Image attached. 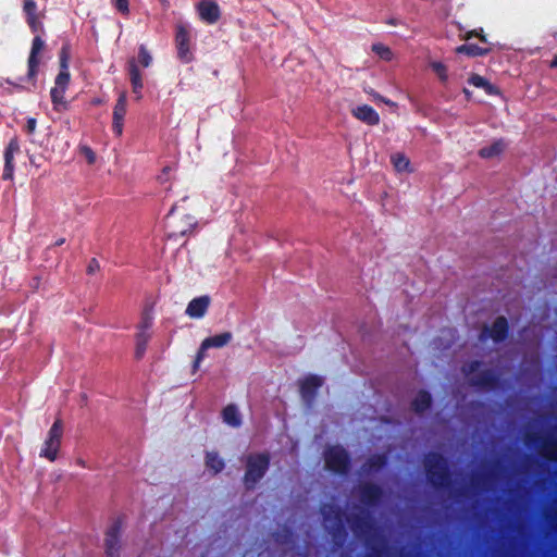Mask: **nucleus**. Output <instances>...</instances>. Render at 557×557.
Masks as SVG:
<instances>
[{
    "label": "nucleus",
    "mask_w": 557,
    "mask_h": 557,
    "mask_svg": "<svg viewBox=\"0 0 557 557\" xmlns=\"http://www.w3.org/2000/svg\"><path fill=\"white\" fill-rule=\"evenodd\" d=\"M190 33L186 25L180 23L175 27V46L177 50V58L181 62L188 64L194 60V54L190 49Z\"/></svg>",
    "instance_id": "9"
},
{
    "label": "nucleus",
    "mask_w": 557,
    "mask_h": 557,
    "mask_svg": "<svg viewBox=\"0 0 557 557\" xmlns=\"http://www.w3.org/2000/svg\"><path fill=\"white\" fill-rule=\"evenodd\" d=\"M123 518H115L104 532L106 557H120Z\"/></svg>",
    "instance_id": "8"
},
{
    "label": "nucleus",
    "mask_w": 557,
    "mask_h": 557,
    "mask_svg": "<svg viewBox=\"0 0 557 557\" xmlns=\"http://www.w3.org/2000/svg\"><path fill=\"white\" fill-rule=\"evenodd\" d=\"M171 172V168L170 166H164L163 170H162V174L158 177V180L161 182V183H164L168 177L166 175Z\"/></svg>",
    "instance_id": "47"
},
{
    "label": "nucleus",
    "mask_w": 557,
    "mask_h": 557,
    "mask_svg": "<svg viewBox=\"0 0 557 557\" xmlns=\"http://www.w3.org/2000/svg\"><path fill=\"white\" fill-rule=\"evenodd\" d=\"M210 305V298L208 296H200L190 300L186 308V314L194 319L202 318Z\"/></svg>",
    "instance_id": "20"
},
{
    "label": "nucleus",
    "mask_w": 557,
    "mask_h": 557,
    "mask_svg": "<svg viewBox=\"0 0 557 557\" xmlns=\"http://www.w3.org/2000/svg\"><path fill=\"white\" fill-rule=\"evenodd\" d=\"M152 326V317L145 312L143 315H141V320H140V323L138 325V331H145V332H148V330Z\"/></svg>",
    "instance_id": "39"
},
{
    "label": "nucleus",
    "mask_w": 557,
    "mask_h": 557,
    "mask_svg": "<svg viewBox=\"0 0 557 557\" xmlns=\"http://www.w3.org/2000/svg\"><path fill=\"white\" fill-rule=\"evenodd\" d=\"M431 406H432V396L425 389L419 391L418 394L416 395V397L411 401V409L416 413H419V414L429 410L431 408Z\"/></svg>",
    "instance_id": "23"
},
{
    "label": "nucleus",
    "mask_w": 557,
    "mask_h": 557,
    "mask_svg": "<svg viewBox=\"0 0 557 557\" xmlns=\"http://www.w3.org/2000/svg\"><path fill=\"white\" fill-rule=\"evenodd\" d=\"M509 323L506 317H497L491 326H484L480 333V339L491 338L494 343H503L509 335Z\"/></svg>",
    "instance_id": "10"
},
{
    "label": "nucleus",
    "mask_w": 557,
    "mask_h": 557,
    "mask_svg": "<svg viewBox=\"0 0 557 557\" xmlns=\"http://www.w3.org/2000/svg\"><path fill=\"white\" fill-rule=\"evenodd\" d=\"M77 463H78L79 466H82V467H85V461H84V460H82V459H78V460H77Z\"/></svg>",
    "instance_id": "53"
},
{
    "label": "nucleus",
    "mask_w": 557,
    "mask_h": 557,
    "mask_svg": "<svg viewBox=\"0 0 557 557\" xmlns=\"http://www.w3.org/2000/svg\"><path fill=\"white\" fill-rule=\"evenodd\" d=\"M491 47H481L475 44H463L455 49L457 54H466L472 58L486 55L491 52Z\"/></svg>",
    "instance_id": "24"
},
{
    "label": "nucleus",
    "mask_w": 557,
    "mask_h": 557,
    "mask_svg": "<svg viewBox=\"0 0 557 557\" xmlns=\"http://www.w3.org/2000/svg\"><path fill=\"white\" fill-rule=\"evenodd\" d=\"M151 335L149 332H145V331H138L136 333V349H135V358L137 360H140L145 352H146V349H147V346H148V343H149V339H150Z\"/></svg>",
    "instance_id": "28"
},
{
    "label": "nucleus",
    "mask_w": 557,
    "mask_h": 557,
    "mask_svg": "<svg viewBox=\"0 0 557 557\" xmlns=\"http://www.w3.org/2000/svg\"><path fill=\"white\" fill-rule=\"evenodd\" d=\"M206 467L212 470L213 474H218L224 469L225 462L216 451H208L206 454Z\"/></svg>",
    "instance_id": "29"
},
{
    "label": "nucleus",
    "mask_w": 557,
    "mask_h": 557,
    "mask_svg": "<svg viewBox=\"0 0 557 557\" xmlns=\"http://www.w3.org/2000/svg\"><path fill=\"white\" fill-rule=\"evenodd\" d=\"M463 94L466 95V97H467L468 99H470V97H471V91H470L469 89L463 88Z\"/></svg>",
    "instance_id": "50"
},
{
    "label": "nucleus",
    "mask_w": 557,
    "mask_h": 557,
    "mask_svg": "<svg viewBox=\"0 0 557 557\" xmlns=\"http://www.w3.org/2000/svg\"><path fill=\"white\" fill-rule=\"evenodd\" d=\"M70 78H71V75H70L69 69H60V72L57 75L55 81H54V86L67 89Z\"/></svg>",
    "instance_id": "32"
},
{
    "label": "nucleus",
    "mask_w": 557,
    "mask_h": 557,
    "mask_svg": "<svg viewBox=\"0 0 557 557\" xmlns=\"http://www.w3.org/2000/svg\"><path fill=\"white\" fill-rule=\"evenodd\" d=\"M524 443L529 447H536L545 461L557 463V436L554 434L542 435L537 432H528L524 435Z\"/></svg>",
    "instance_id": "4"
},
{
    "label": "nucleus",
    "mask_w": 557,
    "mask_h": 557,
    "mask_svg": "<svg viewBox=\"0 0 557 557\" xmlns=\"http://www.w3.org/2000/svg\"><path fill=\"white\" fill-rule=\"evenodd\" d=\"M388 458L385 454L371 455L361 466V470L367 473H376L386 467Z\"/></svg>",
    "instance_id": "21"
},
{
    "label": "nucleus",
    "mask_w": 557,
    "mask_h": 557,
    "mask_svg": "<svg viewBox=\"0 0 557 557\" xmlns=\"http://www.w3.org/2000/svg\"><path fill=\"white\" fill-rule=\"evenodd\" d=\"M100 269V264L96 258H92L87 265V273L94 274Z\"/></svg>",
    "instance_id": "44"
},
{
    "label": "nucleus",
    "mask_w": 557,
    "mask_h": 557,
    "mask_svg": "<svg viewBox=\"0 0 557 557\" xmlns=\"http://www.w3.org/2000/svg\"><path fill=\"white\" fill-rule=\"evenodd\" d=\"M549 66H550L552 69L557 67V57H555V58L550 61Z\"/></svg>",
    "instance_id": "49"
},
{
    "label": "nucleus",
    "mask_w": 557,
    "mask_h": 557,
    "mask_svg": "<svg viewBox=\"0 0 557 557\" xmlns=\"http://www.w3.org/2000/svg\"><path fill=\"white\" fill-rule=\"evenodd\" d=\"M468 83L476 88L483 89V87L486 86L487 79L479 74H472L469 77Z\"/></svg>",
    "instance_id": "38"
},
{
    "label": "nucleus",
    "mask_w": 557,
    "mask_h": 557,
    "mask_svg": "<svg viewBox=\"0 0 557 557\" xmlns=\"http://www.w3.org/2000/svg\"><path fill=\"white\" fill-rule=\"evenodd\" d=\"M323 380L315 374H309L300 381V396L309 406L314 401L319 388L322 386Z\"/></svg>",
    "instance_id": "13"
},
{
    "label": "nucleus",
    "mask_w": 557,
    "mask_h": 557,
    "mask_svg": "<svg viewBox=\"0 0 557 557\" xmlns=\"http://www.w3.org/2000/svg\"><path fill=\"white\" fill-rule=\"evenodd\" d=\"M222 418L223 421L233 426L238 428L242 424L240 414L238 412V409L235 405L230 404L222 410Z\"/></svg>",
    "instance_id": "26"
},
{
    "label": "nucleus",
    "mask_w": 557,
    "mask_h": 557,
    "mask_svg": "<svg viewBox=\"0 0 557 557\" xmlns=\"http://www.w3.org/2000/svg\"><path fill=\"white\" fill-rule=\"evenodd\" d=\"M387 23H388L389 25H393V26L397 25V21H396L395 18H391V20H388V22H387Z\"/></svg>",
    "instance_id": "51"
},
{
    "label": "nucleus",
    "mask_w": 557,
    "mask_h": 557,
    "mask_svg": "<svg viewBox=\"0 0 557 557\" xmlns=\"http://www.w3.org/2000/svg\"><path fill=\"white\" fill-rule=\"evenodd\" d=\"M424 471L430 485L436 491L447 490L451 483V472L446 458L435 451L424 457Z\"/></svg>",
    "instance_id": "1"
},
{
    "label": "nucleus",
    "mask_w": 557,
    "mask_h": 557,
    "mask_svg": "<svg viewBox=\"0 0 557 557\" xmlns=\"http://www.w3.org/2000/svg\"><path fill=\"white\" fill-rule=\"evenodd\" d=\"M37 9V3L34 0H25L23 3V12L25 13L26 20L39 16Z\"/></svg>",
    "instance_id": "35"
},
{
    "label": "nucleus",
    "mask_w": 557,
    "mask_h": 557,
    "mask_svg": "<svg viewBox=\"0 0 557 557\" xmlns=\"http://www.w3.org/2000/svg\"><path fill=\"white\" fill-rule=\"evenodd\" d=\"M60 60V69H69V60H70V47L69 45L62 46L59 52Z\"/></svg>",
    "instance_id": "36"
},
{
    "label": "nucleus",
    "mask_w": 557,
    "mask_h": 557,
    "mask_svg": "<svg viewBox=\"0 0 557 557\" xmlns=\"http://www.w3.org/2000/svg\"><path fill=\"white\" fill-rule=\"evenodd\" d=\"M391 160H392L394 168L399 172L408 170V168L410 165L409 159L405 154H401V153L393 154Z\"/></svg>",
    "instance_id": "30"
},
{
    "label": "nucleus",
    "mask_w": 557,
    "mask_h": 557,
    "mask_svg": "<svg viewBox=\"0 0 557 557\" xmlns=\"http://www.w3.org/2000/svg\"><path fill=\"white\" fill-rule=\"evenodd\" d=\"M128 75L132 84L133 92L136 94V99H141V89H143V77L141 73L138 69V65L134 59L128 61Z\"/></svg>",
    "instance_id": "22"
},
{
    "label": "nucleus",
    "mask_w": 557,
    "mask_h": 557,
    "mask_svg": "<svg viewBox=\"0 0 557 557\" xmlns=\"http://www.w3.org/2000/svg\"><path fill=\"white\" fill-rule=\"evenodd\" d=\"M112 5L123 15L129 14V2L128 0H112Z\"/></svg>",
    "instance_id": "37"
},
{
    "label": "nucleus",
    "mask_w": 557,
    "mask_h": 557,
    "mask_svg": "<svg viewBox=\"0 0 557 557\" xmlns=\"http://www.w3.org/2000/svg\"><path fill=\"white\" fill-rule=\"evenodd\" d=\"M367 92L373 98L374 101H381V102H384L387 106H396V103L394 101L384 98L383 96H381L380 94H377L373 89H371L370 91H367Z\"/></svg>",
    "instance_id": "42"
},
{
    "label": "nucleus",
    "mask_w": 557,
    "mask_h": 557,
    "mask_svg": "<svg viewBox=\"0 0 557 557\" xmlns=\"http://www.w3.org/2000/svg\"><path fill=\"white\" fill-rule=\"evenodd\" d=\"M20 152V143L16 137L12 138L4 149V168L2 178L11 181L14 176V156Z\"/></svg>",
    "instance_id": "15"
},
{
    "label": "nucleus",
    "mask_w": 557,
    "mask_h": 557,
    "mask_svg": "<svg viewBox=\"0 0 557 557\" xmlns=\"http://www.w3.org/2000/svg\"><path fill=\"white\" fill-rule=\"evenodd\" d=\"M188 200V197H184L181 199V202H186Z\"/></svg>",
    "instance_id": "55"
},
{
    "label": "nucleus",
    "mask_w": 557,
    "mask_h": 557,
    "mask_svg": "<svg viewBox=\"0 0 557 557\" xmlns=\"http://www.w3.org/2000/svg\"><path fill=\"white\" fill-rule=\"evenodd\" d=\"M64 243H65V238H59V239L53 244V246H55V247H57V246H61V245H63Z\"/></svg>",
    "instance_id": "48"
},
{
    "label": "nucleus",
    "mask_w": 557,
    "mask_h": 557,
    "mask_svg": "<svg viewBox=\"0 0 557 557\" xmlns=\"http://www.w3.org/2000/svg\"><path fill=\"white\" fill-rule=\"evenodd\" d=\"M160 1H161L162 5H163L164 8H168V7L170 5V3H169V1H168V0H160Z\"/></svg>",
    "instance_id": "52"
},
{
    "label": "nucleus",
    "mask_w": 557,
    "mask_h": 557,
    "mask_svg": "<svg viewBox=\"0 0 557 557\" xmlns=\"http://www.w3.org/2000/svg\"><path fill=\"white\" fill-rule=\"evenodd\" d=\"M430 66L443 84L447 83V81H448L447 67L444 63L435 61V62H432L430 64Z\"/></svg>",
    "instance_id": "31"
},
{
    "label": "nucleus",
    "mask_w": 557,
    "mask_h": 557,
    "mask_svg": "<svg viewBox=\"0 0 557 557\" xmlns=\"http://www.w3.org/2000/svg\"><path fill=\"white\" fill-rule=\"evenodd\" d=\"M84 151H85L88 162L94 163L95 159H96L94 151L89 147H85Z\"/></svg>",
    "instance_id": "46"
},
{
    "label": "nucleus",
    "mask_w": 557,
    "mask_h": 557,
    "mask_svg": "<svg viewBox=\"0 0 557 557\" xmlns=\"http://www.w3.org/2000/svg\"><path fill=\"white\" fill-rule=\"evenodd\" d=\"M321 515L325 522L334 520V525L331 530V533L334 537L346 535L343 520L345 513L339 507L331 504H324L321 507Z\"/></svg>",
    "instance_id": "11"
},
{
    "label": "nucleus",
    "mask_w": 557,
    "mask_h": 557,
    "mask_svg": "<svg viewBox=\"0 0 557 557\" xmlns=\"http://www.w3.org/2000/svg\"><path fill=\"white\" fill-rule=\"evenodd\" d=\"M505 147V141L497 139L492 145L481 148L478 153L483 159H492L503 153Z\"/></svg>",
    "instance_id": "25"
},
{
    "label": "nucleus",
    "mask_w": 557,
    "mask_h": 557,
    "mask_svg": "<svg viewBox=\"0 0 557 557\" xmlns=\"http://www.w3.org/2000/svg\"><path fill=\"white\" fill-rule=\"evenodd\" d=\"M483 89L490 96H494V95H498L499 94L498 88L496 86H494L493 84H491L488 81L486 83V86L483 87Z\"/></svg>",
    "instance_id": "45"
},
{
    "label": "nucleus",
    "mask_w": 557,
    "mask_h": 557,
    "mask_svg": "<svg viewBox=\"0 0 557 557\" xmlns=\"http://www.w3.org/2000/svg\"><path fill=\"white\" fill-rule=\"evenodd\" d=\"M15 88L18 89V90H23L24 89V87L21 86V85H15Z\"/></svg>",
    "instance_id": "54"
},
{
    "label": "nucleus",
    "mask_w": 557,
    "mask_h": 557,
    "mask_svg": "<svg viewBox=\"0 0 557 557\" xmlns=\"http://www.w3.org/2000/svg\"><path fill=\"white\" fill-rule=\"evenodd\" d=\"M232 338L233 335L231 332H223L205 338L203 342L201 343L200 350L196 357L194 367H198V363L202 359L203 350L208 348H222L226 346L232 341Z\"/></svg>",
    "instance_id": "17"
},
{
    "label": "nucleus",
    "mask_w": 557,
    "mask_h": 557,
    "mask_svg": "<svg viewBox=\"0 0 557 557\" xmlns=\"http://www.w3.org/2000/svg\"><path fill=\"white\" fill-rule=\"evenodd\" d=\"M472 37H478L480 39V41H482L484 44L487 42L486 36L483 34L482 28H480V30H476V29L470 30L465 35L466 40H469Z\"/></svg>",
    "instance_id": "41"
},
{
    "label": "nucleus",
    "mask_w": 557,
    "mask_h": 557,
    "mask_svg": "<svg viewBox=\"0 0 557 557\" xmlns=\"http://www.w3.org/2000/svg\"><path fill=\"white\" fill-rule=\"evenodd\" d=\"M127 98L125 92H121L113 109L112 131L117 136L123 133V121L126 114Z\"/></svg>",
    "instance_id": "18"
},
{
    "label": "nucleus",
    "mask_w": 557,
    "mask_h": 557,
    "mask_svg": "<svg viewBox=\"0 0 557 557\" xmlns=\"http://www.w3.org/2000/svg\"><path fill=\"white\" fill-rule=\"evenodd\" d=\"M197 11L201 21L207 24H215L221 17V10L214 0H200Z\"/></svg>",
    "instance_id": "16"
},
{
    "label": "nucleus",
    "mask_w": 557,
    "mask_h": 557,
    "mask_svg": "<svg viewBox=\"0 0 557 557\" xmlns=\"http://www.w3.org/2000/svg\"><path fill=\"white\" fill-rule=\"evenodd\" d=\"M324 462L327 470L345 475L350 469V456L341 445L330 446L324 451Z\"/></svg>",
    "instance_id": "6"
},
{
    "label": "nucleus",
    "mask_w": 557,
    "mask_h": 557,
    "mask_svg": "<svg viewBox=\"0 0 557 557\" xmlns=\"http://www.w3.org/2000/svg\"><path fill=\"white\" fill-rule=\"evenodd\" d=\"M352 115L371 126L377 125L380 123L379 113L369 104L358 106L352 110Z\"/></svg>",
    "instance_id": "19"
},
{
    "label": "nucleus",
    "mask_w": 557,
    "mask_h": 557,
    "mask_svg": "<svg viewBox=\"0 0 557 557\" xmlns=\"http://www.w3.org/2000/svg\"><path fill=\"white\" fill-rule=\"evenodd\" d=\"M180 208H182L181 205H173L168 214L166 235L169 239L176 240L180 237L186 236L187 234H190L197 225L196 218L190 214H183L182 219L177 221L175 215L178 212Z\"/></svg>",
    "instance_id": "5"
},
{
    "label": "nucleus",
    "mask_w": 557,
    "mask_h": 557,
    "mask_svg": "<svg viewBox=\"0 0 557 557\" xmlns=\"http://www.w3.org/2000/svg\"><path fill=\"white\" fill-rule=\"evenodd\" d=\"M37 127V120L35 117H28L25 125V132L28 135H32L35 133Z\"/></svg>",
    "instance_id": "43"
},
{
    "label": "nucleus",
    "mask_w": 557,
    "mask_h": 557,
    "mask_svg": "<svg viewBox=\"0 0 557 557\" xmlns=\"http://www.w3.org/2000/svg\"><path fill=\"white\" fill-rule=\"evenodd\" d=\"M42 16H35L32 18H27L26 23L33 34H36L32 41V48L27 60V78L29 81H35L38 67L40 64L39 54L45 48V41L42 40L40 34L45 32L44 24L41 22Z\"/></svg>",
    "instance_id": "2"
},
{
    "label": "nucleus",
    "mask_w": 557,
    "mask_h": 557,
    "mask_svg": "<svg viewBox=\"0 0 557 557\" xmlns=\"http://www.w3.org/2000/svg\"><path fill=\"white\" fill-rule=\"evenodd\" d=\"M269 467L270 455L268 453L248 455L246 458V471L243 479L246 490H253L265 475Z\"/></svg>",
    "instance_id": "3"
},
{
    "label": "nucleus",
    "mask_w": 557,
    "mask_h": 557,
    "mask_svg": "<svg viewBox=\"0 0 557 557\" xmlns=\"http://www.w3.org/2000/svg\"><path fill=\"white\" fill-rule=\"evenodd\" d=\"M62 435L63 422L61 419H57L48 431L47 438L45 440L39 456L48 459L49 461H54L61 447Z\"/></svg>",
    "instance_id": "7"
},
{
    "label": "nucleus",
    "mask_w": 557,
    "mask_h": 557,
    "mask_svg": "<svg viewBox=\"0 0 557 557\" xmlns=\"http://www.w3.org/2000/svg\"><path fill=\"white\" fill-rule=\"evenodd\" d=\"M469 383L471 386L478 388L494 391L500 386L502 381L498 373L494 370L486 369L478 375L470 377Z\"/></svg>",
    "instance_id": "14"
},
{
    "label": "nucleus",
    "mask_w": 557,
    "mask_h": 557,
    "mask_svg": "<svg viewBox=\"0 0 557 557\" xmlns=\"http://www.w3.org/2000/svg\"><path fill=\"white\" fill-rule=\"evenodd\" d=\"M482 362L480 360H472L467 366L462 368V372L469 376L470 374L476 372L481 367Z\"/></svg>",
    "instance_id": "40"
},
{
    "label": "nucleus",
    "mask_w": 557,
    "mask_h": 557,
    "mask_svg": "<svg viewBox=\"0 0 557 557\" xmlns=\"http://www.w3.org/2000/svg\"><path fill=\"white\" fill-rule=\"evenodd\" d=\"M383 496L384 491L376 483L364 482L359 485V499L364 506L369 508L379 506L383 499Z\"/></svg>",
    "instance_id": "12"
},
{
    "label": "nucleus",
    "mask_w": 557,
    "mask_h": 557,
    "mask_svg": "<svg viewBox=\"0 0 557 557\" xmlns=\"http://www.w3.org/2000/svg\"><path fill=\"white\" fill-rule=\"evenodd\" d=\"M138 62L144 67H148L152 62V57L145 45H140L138 48Z\"/></svg>",
    "instance_id": "34"
},
{
    "label": "nucleus",
    "mask_w": 557,
    "mask_h": 557,
    "mask_svg": "<svg viewBox=\"0 0 557 557\" xmlns=\"http://www.w3.org/2000/svg\"><path fill=\"white\" fill-rule=\"evenodd\" d=\"M66 89L62 87H52L50 90L51 102L53 104V110L63 111L67 109V102L64 99Z\"/></svg>",
    "instance_id": "27"
},
{
    "label": "nucleus",
    "mask_w": 557,
    "mask_h": 557,
    "mask_svg": "<svg viewBox=\"0 0 557 557\" xmlns=\"http://www.w3.org/2000/svg\"><path fill=\"white\" fill-rule=\"evenodd\" d=\"M372 51L375 52L381 59L386 61L391 60L393 55L392 50L383 44H374L372 46Z\"/></svg>",
    "instance_id": "33"
}]
</instances>
